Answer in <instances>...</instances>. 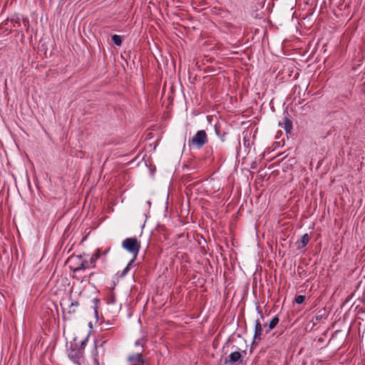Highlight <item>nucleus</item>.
I'll list each match as a JSON object with an SVG mask.
<instances>
[{
    "label": "nucleus",
    "instance_id": "nucleus-1",
    "mask_svg": "<svg viewBox=\"0 0 365 365\" xmlns=\"http://www.w3.org/2000/svg\"><path fill=\"white\" fill-rule=\"evenodd\" d=\"M100 252H82L72 255L67 259V264L74 272L85 270L94 267L96 261L99 258Z\"/></svg>",
    "mask_w": 365,
    "mask_h": 365
},
{
    "label": "nucleus",
    "instance_id": "nucleus-2",
    "mask_svg": "<svg viewBox=\"0 0 365 365\" xmlns=\"http://www.w3.org/2000/svg\"><path fill=\"white\" fill-rule=\"evenodd\" d=\"M88 338L89 334H87L80 344H78L76 341L77 337H74L69 344H66L68 357L74 364H80V360L83 356L84 350L87 345Z\"/></svg>",
    "mask_w": 365,
    "mask_h": 365
},
{
    "label": "nucleus",
    "instance_id": "nucleus-3",
    "mask_svg": "<svg viewBox=\"0 0 365 365\" xmlns=\"http://www.w3.org/2000/svg\"><path fill=\"white\" fill-rule=\"evenodd\" d=\"M208 142L207 133L205 130H198L195 135L188 140L190 148H202Z\"/></svg>",
    "mask_w": 365,
    "mask_h": 365
},
{
    "label": "nucleus",
    "instance_id": "nucleus-4",
    "mask_svg": "<svg viewBox=\"0 0 365 365\" xmlns=\"http://www.w3.org/2000/svg\"><path fill=\"white\" fill-rule=\"evenodd\" d=\"M122 247L127 251H139L140 242L136 237H128L123 241Z\"/></svg>",
    "mask_w": 365,
    "mask_h": 365
},
{
    "label": "nucleus",
    "instance_id": "nucleus-5",
    "mask_svg": "<svg viewBox=\"0 0 365 365\" xmlns=\"http://www.w3.org/2000/svg\"><path fill=\"white\" fill-rule=\"evenodd\" d=\"M242 361V355L239 351L232 352L225 360V365H234Z\"/></svg>",
    "mask_w": 365,
    "mask_h": 365
},
{
    "label": "nucleus",
    "instance_id": "nucleus-6",
    "mask_svg": "<svg viewBox=\"0 0 365 365\" xmlns=\"http://www.w3.org/2000/svg\"><path fill=\"white\" fill-rule=\"evenodd\" d=\"M138 252H133L134 255L133 258L129 261V262L127 264L126 267L123 269L122 272H118L116 273V276L118 278H123L130 271L132 267H135L136 264H134L135 260L136 259L137 255Z\"/></svg>",
    "mask_w": 365,
    "mask_h": 365
},
{
    "label": "nucleus",
    "instance_id": "nucleus-7",
    "mask_svg": "<svg viewBox=\"0 0 365 365\" xmlns=\"http://www.w3.org/2000/svg\"><path fill=\"white\" fill-rule=\"evenodd\" d=\"M138 252H133L134 255L133 258L129 261V262L127 264L126 267L123 269L122 272H118L116 273V276L118 278H123L130 271L132 267H135L136 264H134L135 260L136 259L137 255Z\"/></svg>",
    "mask_w": 365,
    "mask_h": 365
},
{
    "label": "nucleus",
    "instance_id": "nucleus-8",
    "mask_svg": "<svg viewBox=\"0 0 365 365\" xmlns=\"http://www.w3.org/2000/svg\"><path fill=\"white\" fill-rule=\"evenodd\" d=\"M138 252H133L134 255L133 258L129 261V262L127 264L126 267L123 269L122 272H118L116 273V276L118 278H123L130 271L132 267H135L136 264H134L135 260L136 259L137 255Z\"/></svg>",
    "mask_w": 365,
    "mask_h": 365
},
{
    "label": "nucleus",
    "instance_id": "nucleus-9",
    "mask_svg": "<svg viewBox=\"0 0 365 365\" xmlns=\"http://www.w3.org/2000/svg\"><path fill=\"white\" fill-rule=\"evenodd\" d=\"M141 352H136L130 354L128 357V360L130 365H143L144 364V359L142 357Z\"/></svg>",
    "mask_w": 365,
    "mask_h": 365
},
{
    "label": "nucleus",
    "instance_id": "nucleus-10",
    "mask_svg": "<svg viewBox=\"0 0 365 365\" xmlns=\"http://www.w3.org/2000/svg\"><path fill=\"white\" fill-rule=\"evenodd\" d=\"M263 332V328L262 327L261 322L259 319L255 321V335L254 339L255 341H259L261 339V336Z\"/></svg>",
    "mask_w": 365,
    "mask_h": 365
},
{
    "label": "nucleus",
    "instance_id": "nucleus-11",
    "mask_svg": "<svg viewBox=\"0 0 365 365\" xmlns=\"http://www.w3.org/2000/svg\"><path fill=\"white\" fill-rule=\"evenodd\" d=\"M309 241V236L308 234H304V235H302L300 240H298L296 242L297 249L304 248L308 244Z\"/></svg>",
    "mask_w": 365,
    "mask_h": 365
},
{
    "label": "nucleus",
    "instance_id": "nucleus-12",
    "mask_svg": "<svg viewBox=\"0 0 365 365\" xmlns=\"http://www.w3.org/2000/svg\"><path fill=\"white\" fill-rule=\"evenodd\" d=\"M145 341H146V339L145 336H142L135 341L134 345H135V347L137 349L136 352H141V353L143 352Z\"/></svg>",
    "mask_w": 365,
    "mask_h": 365
},
{
    "label": "nucleus",
    "instance_id": "nucleus-13",
    "mask_svg": "<svg viewBox=\"0 0 365 365\" xmlns=\"http://www.w3.org/2000/svg\"><path fill=\"white\" fill-rule=\"evenodd\" d=\"M288 113H286V115H284V117L283 118V124H284V129L287 133L291 132L292 130V120L288 118Z\"/></svg>",
    "mask_w": 365,
    "mask_h": 365
},
{
    "label": "nucleus",
    "instance_id": "nucleus-14",
    "mask_svg": "<svg viewBox=\"0 0 365 365\" xmlns=\"http://www.w3.org/2000/svg\"><path fill=\"white\" fill-rule=\"evenodd\" d=\"M279 322V319L275 317H274L271 321L269 323V328L268 329H266L265 330V333L267 334L269 333V331L272 329H273L276 326L277 324H278Z\"/></svg>",
    "mask_w": 365,
    "mask_h": 365
},
{
    "label": "nucleus",
    "instance_id": "nucleus-15",
    "mask_svg": "<svg viewBox=\"0 0 365 365\" xmlns=\"http://www.w3.org/2000/svg\"><path fill=\"white\" fill-rule=\"evenodd\" d=\"M112 41L116 46H120L122 43L121 36L117 34H114L112 36Z\"/></svg>",
    "mask_w": 365,
    "mask_h": 365
},
{
    "label": "nucleus",
    "instance_id": "nucleus-16",
    "mask_svg": "<svg viewBox=\"0 0 365 365\" xmlns=\"http://www.w3.org/2000/svg\"><path fill=\"white\" fill-rule=\"evenodd\" d=\"M97 348H98V346L96 345L95 346V349L93 351V355H94V365H100L99 364V361H98V359L97 358Z\"/></svg>",
    "mask_w": 365,
    "mask_h": 365
},
{
    "label": "nucleus",
    "instance_id": "nucleus-17",
    "mask_svg": "<svg viewBox=\"0 0 365 365\" xmlns=\"http://www.w3.org/2000/svg\"><path fill=\"white\" fill-rule=\"evenodd\" d=\"M305 297L303 295H298L295 297V302L298 304H301L304 302Z\"/></svg>",
    "mask_w": 365,
    "mask_h": 365
},
{
    "label": "nucleus",
    "instance_id": "nucleus-18",
    "mask_svg": "<svg viewBox=\"0 0 365 365\" xmlns=\"http://www.w3.org/2000/svg\"><path fill=\"white\" fill-rule=\"evenodd\" d=\"M226 135H227L226 133H223V134L220 136L222 141H225V138Z\"/></svg>",
    "mask_w": 365,
    "mask_h": 365
},
{
    "label": "nucleus",
    "instance_id": "nucleus-19",
    "mask_svg": "<svg viewBox=\"0 0 365 365\" xmlns=\"http://www.w3.org/2000/svg\"><path fill=\"white\" fill-rule=\"evenodd\" d=\"M71 305L78 306V302H72Z\"/></svg>",
    "mask_w": 365,
    "mask_h": 365
},
{
    "label": "nucleus",
    "instance_id": "nucleus-20",
    "mask_svg": "<svg viewBox=\"0 0 365 365\" xmlns=\"http://www.w3.org/2000/svg\"><path fill=\"white\" fill-rule=\"evenodd\" d=\"M160 229H161V233L163 232V231L164 230V228L163 227V226L161 225L160 227Z\"/></svg>",
    "mask_w": 365,
    "mask_h": 365
},
{
    "label": "nucleus",
    "instance_id": "nucleus-21",
    "mask_svg": "<svg viewBox=\"0 0 365 365\" xmlns=\"http://www.w3.org/2000/svg\"><path fill=\"white\" fill-rule=\"evenodd\" d=\"M104 343H105V342H102V343L101 344L100 346H101V347H102Z\"/></svg>",
    "mask_w": 365,
    "mask_h": 365
},
{
    "label": "nucleus",
    "instance_id": "nucleus-22",
    "mask_svg": "<svg viewBox=\"0 0 365 365\" xmlns=\"http://www.w3.org/2000/svg\"><path fill=\"white\" fill-rule=\"evenodd\" d=\"M110 250V248L106 250L105 251L108 252Z\"/></svg>",
    "mask_w": 365,
    "mask_h": 365
}]
</instances>
